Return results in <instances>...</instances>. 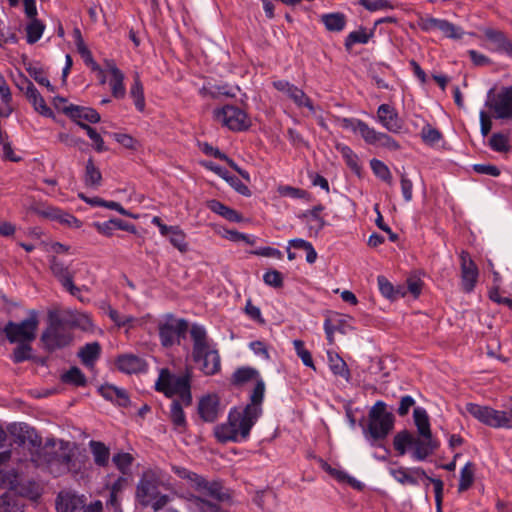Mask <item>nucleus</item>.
<instances>
[{
  "label": "nucleus",
  "mask_w": 512,
  "mask_h": 512,
  "mask_svg": "<svg viewBox=\"0 0 512 512\" xmlns=\"http://www.w3.org/2000/svg\"><path fill=\"white\" fill-rule=\"evenodd\" d=\"M420 136L423 143L428 146H434L443 138L441 131L432 127L429 123L423 126Z\"/></svg>",
  "instance_id": "nucleus-43"
},
{
  "label": "nucleus",
  "mask_w": 512,
  "mask_h": 512,
  "mask_svg": "<svg viewBox=\"0 0 512 512\" xmlns=\"http://www.w3.org/2000/svg\"><path fill=\"white\" fill-rule=\"evenodd\" d=\"M293 344H294V348H295L296 354L302 360V363L305 366L310 367L313 370H316V368L314 366L312 355L305 348L304 342L302 340L297 339V340H294Z\"/></svg>",
  "instance_id": "nucleus-50"
},
{
  "label": "nucleus",
  "mask_w": 512,
  "mask_h": 512,
  "mask_svg": "<svg viewBox=\"0 0 512 512\" xmlns=\"http://www.w3.org/2000/svg\"><path fill=\"white\" fill-rule=\"evenodd\" d=\"M483 33L486 40L495 45V51L505 53L509 57H512V41L503 31L485 28Z\"/></svg>",
  "instance_id": "nucleus-21"
},
{
  "label": "nucleus",
  "mask_w": 512,
  "mask_h": 512,
  "mask_svg": "<svg viewBox=\"0 0 512 512\" xmlns=\"http://www.w3.org/2000/svg\"><path fill=\"white\" fill-rule=\"evenodd\" d=\"M337 151H339L350 170L357 176H361V166L359 164V157L354 151L347 145L337 144Z\"/></svg>",
  "instance_id": "nucleus-32"
},
{
  "label": "nucleus",
  "mask_w": 512,
  "mask_h": 512,
  "mask_svg": "<svg viewBox=\"0 0 512 512\" xmlns=\"http://www.w3.org/2000/svg\"><path fill=\"white\" fill-rule=\"evenodd\" d=\"M133 460L134 458L129 453H117L112 458L113 463L122 473L126 472Z\"/></svg>",
  "instance_id": "nucleus-61"
},
{
  "label": "nucleus",
  "mask_w": 512,
  "mask_h": 512,
  "mask_svg": "<svg viewBox=\"0 0 512 512\" xmlns=\"http://www.w3.org/2000/svg\"><path fill=\"white\" fill-rule=\"evenodd\" d=\"M263 281L266 285L273 288H282L284 285L283 274L276 269H269L263 275Z\"/></svg>",
  "instance_id": "nucleus-52"
},
{
  "label": "nucleus",
  "mask_w": 512,
  "mask_h": 512,
  "mask_svg": "<svg viewBox=\"0 0 512 512\" xmlns=\"http://www.w3.org/2000/svg\"><path fill=\"white\" fill-rule=\"evenodd\" d=\"M45 25L37 18L31 19L26 26L27 42L29 44L36 43L42 36Z\"/></svg>",
  "instance_id": "nucleus-44"
},
{
  "label": "nucleus",
  "mask_w": 512,
  "mask_h": 512,
  "mask_svg": "<svg viewBox=\"0 0 512 512\" xmlns=\"http://www.w3.org/2000/svg\"><path fill=\"white\" fill-rule=\"evenodd\" d=\"M370 167L376 177L386 182L387 184L392 183V175L388 166L381 160L373 158L370 161Z\"/></svg>",
  "instance_id": "nucleus-46"
},
{
  "label": "nucleus",
  "mask_w": 512,
  "mask_h": 512,
  "mask_svg": "<svg viewBox=\"0 0 512 512\" xmlns=\"http://www.w3.org/2000/svg\"><path fill=\"white\" fill-rule=\"evenodd\" d=\"M73 337L65 321L59 316L58 312L50 311L48 313V326L42 332L40 341L48 352L68 346Z\"/></svg>",
  "instance_id": "nucleus-6"
},
{
  "label": "nucleus",
  "mask_w": 512,
  "mask_h": 512,
  "mask_svg": "<svg viewBox=\"0 0 512 512\" xmlns=\"http://www.w3.org/2000/svg\"><path fill=\"white\" fill-rule=\"evenodd\" d=\"M244 420H246V415L242 411H239L237 407L231 408L227 421L214 427L216 440L221 444H225L248 439L255 422L252 421L248 428H244Z\"/></svg>",
  "instance_id": "nucleus-4"
},
{
  "label": "nucleus",
  "mask_w": 512,
  "mask_h": 512,
  "mask_svg": "<svg viewBox=\"0 0 512 512\" xmlns=\"http://www.w3.org/2000/svg\"><path fill=\"white\" fill-rule=\"evenodd\" d=\"M374 210H375V212L377 214V218L375 220L376 226L380 230H382V231H384V232H386L388 234L389 240L391 242H396L399 239V236H398L397 233L393 232L391 230V228L384 222L383 216H382V214H381V212L379 210V205L378 204H375Z\"/></svg>",
  "instance_id": "nucleus-60"
},
{
  "label": "nucleus",
  "mask_w": 512,
  "mask_h": 512,
  "mask_svg": "<svg viewBox=\"0 0 512 512\" xmlns=\"http://www.w3.org/2000/svg\"><path fill=\"white\" fill-rule=\"evenodd\" d=\"M106 67L112 75L110 80L112 95L115 98H123L125 95V87L123 85L124 74L116 67L113 61H107Z\"/></svg>",
  "instance_id": "nucleus-25"
},
{
  "label": "nucleus",
  "mask_w": 512,
  "mask_h": 512,
  "mask_svg": "<svg viewBox=\"0 0 512 512\" xmlns=\"http://www.w3.org/2000/svg\"><path fill=\"white\" fill-rule=\"evenodd\" d=\"M207 207L214 213L222 216L230 222L239 223L243 220V216L237 210L232 209L222 202L212 199L206 202Z\"/></svg>",
  "instance_id": "nucleus-24"
},
{
  "label": "nucleus",
  "mask_w": 512,
  "mask_h": 512,
  "mask_svg": "<svg viewBox=\"0 0 512 512\" xmlns=\"http://www.w3.org/2000/svg\"><path fill=\"white\" fill-rule=\"evenodd\" d=\"M412 469L413 468L407 469L404 467H399L398 469H392L391 474L393 475L396 481L403 485H418V480L413 476L414 474L411 471Z\"/></svg>",
  "instance_id": "nucleus-49"
},
{
  "label": "nucleus",
  "mask_w": 512,
  "mask_h": 512,
  "mask_svg": "<svg viewBox=\"0 0 512 512\" xmlns=\"http://www.w3.org/2000/svg\"><path fill=\"white\" fill-rule=\"evenodd\" d=\"M81 504V501L68 493H60L56 499L57 512H75Z\"/></svg>",
  "instance_id": "nucleus-37"
},
{
  "label": "nucleus",
  "mask_w": 512,
  "mask_h": 512,
  "mask_svg": "<svg viewBox=\"0 0 512 512\" xmlns=\"http://www.w3.org/2000/svg\"><path fill=\"white\" fill-rule=\"evenodd\" d=\"M321 22L329 32H341L347 23L346 16L341 12L323 14Z\"/></svg>",
  "instance_id": "nucleus-29"
},
{
  "label": "nucleus",
  "mask_w": 512,
  "mask_h": 512,
  "mask_svg": "<svg viewBox=\"0 0 512 512\" xmlns=\"http://www.w3.org/2000/svg\"><path fill=\"white\" fill-rule=\"evenodd\" d=\"M194 365L205 375L221 371V357L215 344H211L204 327L194 324Z\"/></svg>",
  "instance_id": "nucleus-3"
},
{
  "label": "nucleus",
  "mask_w": 512,
  "mask_h": 512,
  "mask_svg": "<svg viewBox=\"0 0 512 512\" xmlns=\"http://www.w3.org/2000/svg\"><path fill=\"white\" fill-rule=\"evenodd\" d=\"M161 483L155 472L149 470L143 473L136 490V497L142 506H151L158 511L168 503V495L160 492Z\"/></svg>",
  "instance_id": "nucleus-5"
},
{
  "label": "nucleus",
  "mask_w": 512,
  "mask_h": 512,
  "mask_svg": "<svg viewBox=\"0 0 512 512\" xmlns=\"http://www.w3.org/2000/svg\"><path fill=\"white\" fill-rule=\"evenodd\" d=\"M377 121L389 132L399 134L402 132L404 121L397 110L389 104H381L377 109Z\"/></svg>",
  "instance_id": "nucleus-18"
},
{
  "label": "nucleus",
  "mask_w": 512,
  "mask_h": 512,
  "mask_svg": "<svg viewBox=\"0 0 512 512\" xmlns=\"http://www.w3.org/2000/svg\"><path fill=\"white\" fill-rule=\"evenodd\" d=\"M61 380L66 384H72L77 387L85 386L87 383L85 375L76 366L71 367L67 372L62 374Z\"/></svg>",
  "instance_id": "nucleus-40"
},
{
  "label": "nucleus",
  "mask_w": 512,
  "mask_h": 512,
  "mask_svg": "<svg viewBox=\"0 0 512 512\" xmlns=\"http://www.w3.org/2000/svg\"><path fill=\"white\" fill-rule=\"evenodd\" d=\"M279 193L283 196H289L295 199H306L307 201H310L312 197L308 191L289 185L280 186Z\"/></svg>",
  "instance_id": "nucleus-53"
},
{
  "label": "nucleus",
  "mask_w": 512,
  "mask_h": 512,
  "mask_svg": "<svg viewBox=\"0 0 512 512\" xmlns=\"http://www.w3.org/2000/svg\"><path fill=\"white\" fill-rule=\"evenodd\" d=\"M199 93L203 97H210L212 99H217L220 96H227V97H235V93L231 92L229 89V86L227 84L225 85H204L200 90Z\"/></svg>",
  "instance_id": "nucleus-38"
},
{
  "label": "nucleus",
  "mask_w": 512,
  "mask_h": 512,
  "mask_svg": "<svg viewBox=\"0 0 512 512\" xmlns=\"http://www.w3.org/2000/svg\"><path fill=\"white\" fill-rule=\"evenodd\" d=\"M89 446L93 454L95 464L101 467L107 466L110 457L109 448L104 443L94 440L90 441Z\"/></svg>",
  "instance_id": "nucleus-34"
},
{
  "label": "nucleus",
  "mask_w": 512,
  "mask_h": 512,
  "mask_svg": "<svg viewBox=\"0 0 512 512\" xmlns=\"http://www.w3.org/2000/svg\"><path fill=\"white\" fill-rule=\"evenodd\" d=\"M29 75L40 85L47 87L50 91H54V87L50 81L44 76L43 70L37 67L27 68Z\"/></svg>",
  "instance_id": "nucleus-62"
},
{
  "label": "nucleus",
  "mask_w": 512,
  "mask_h": 512,
  "mask_svg": "<svg viewBox=\"0 0 512 512\" xmlns=\"http://www.w3.org/2000/svg\"><path fill=\"white\" fill-rule=\"evenodd\" d=\"M459 257L461 268V288L465 293H471L476 286L479 270L467 251L462 250Z\"/></svg>",
  "instance_id": "nucleus-15"
},
{
  "label": "nucleus",
  "mask_w": 512,
  "mask_h": 512,
  "mask_svg": "<svg viewBox=\"0 0 512 512\" xmlns=\"http://www.w3.org/2000/svg\"><path fill=\"white\" fill-rule=\"evenodd\" d=\"M359 132L364 139V141L370 145L377 144L379 141V137L381 132H377L374 128H370L367 123L363 121L360 123Z\"/></svg>",
  "instance_id": "nucleus-57"
},
{
  "label": "nucleus",
  "mask_w": 512,
  "mask_h": 512,
  "mask_svg": "<svg viewBox=\"0 0 512 512\" xmlns=\"http://www.w3.org/2000/svg\"><path fill=\"white\" fill-rule=\"evenodd\" d=\"M118 369L127 374L140 373L146 370V362L133 354L121 355L116 360Z\"/></svg>",
  "instance_id": "nucleus-22"
},
{
  "label": "nucleus",
  "mask_w": 512,
  "mask_h": 512,
  "mask_svg": "<svg viewBox=\"0 0 512 512\" xmlns=\"http://www.w3.org/2000/svg\"><path fill=\"white\" fill-rule=\"evenodd\" d=\"M485 106L493 109L498 119L512 118V86L502 87L497 94L494 87L489 89Z\"/></svg>",
  "instance_id": "nucleus-12"
},
{
  "label": "nucleus",
  "mask_w": 512,
  "mask_h": 512,
  "mask_svg": "<svg viewBox=\"0 0 512 512\" xmlns=\"http://www.w3.org/2000/svg\"><path fill=\"white\" fill-rule=\"evenodd\" d=\"M189 323L185 319L176 318L171 314L166 315L158 322L160 341L163 347L180 345L186 339Z\"/></svg>",
  "instance_id": "nucleus-10"
},
{
  "label": "nucleus",
  "mask_w": 512,
  "mask_h": 512,
  "mask_svg": "<svg viewBox=\"0 0 512 512\" xmlns=\"http://www.w3.org/2000/svg\"><path fill=\"white\" fill-rule=\"evenodd\" d=\"M198 163L224 179L240 195L245 197L251 196L252 193L248 186L245 185L237 176L231 175L227 169L209 160H199Z\"/></svg>",
  "instance_id": "nucleus-17"
},
{
  "label": "nucleus",
  "mask_w": 512,
  "mask_h": 512,
  "mask_svg": "<svg viewBox=\"0 0 512 512\" xmlns=\"http://www.w3.org/2000/svg\"><path fill=\"white\" fill-rule=\"evenodd\" d=\"M440 446V442L434 437L431 438H416L414 444V451L412 453V457L415 460L423 461L429 455L433 454Z\"/></svg>",
  "instance_id": "nucleus-23"
},
{
  "label": "nucleus",
  "mask_w": 512,
  "mask_h": 512,
  "mask_svg": "<svg viewBox=\"0 0 512 512\" xmlns=\"http://www.w3.org/2000/svg\"><path fill=\"white\" fill-rule=\"evenodd\" d=\"M63 113L72 121L79 119L88 123H98L101 120L100 114L91 107L70 104L63 108Z\"/></svg>",
  "instance_id": "nucleus-20"
},
{
  "label": "nucleus",
  "mask_w": 512,
  "mask_h": 512,
  "mask_svg": "<svg viewBox=\"0 0 512 512\" xmlns=\"http://www.w3.org/2000/svg\"><path fill=\"white\" fill-rule=\"evenodd\" d=\"M244 311L246 315L252 320L256 321L261 325L265 324V319L262 317L260 308L253 305L250 299L247 300Z\"/></svg>",
  "instance_id": "nucleus-64"
},
{
  "label": "nucleus",
  "mask_w": 512,
  "mask_h": 512,
  "mask_svg": "<svg viewBox=\"0 0 512 512\" xmlns=\"http://www.w3.org/2000/svg\"><path fill=\"white\" fill-rule=\"evenodd\" d=\"M155 390L163 393L168 398L179 396V400H173L172 402L170 419L177 432H184L187 428V422L183 407H188L191 404L189 373L174 375L169 369L163 368L160 370L155 383Z\"/></svg>",
  "instance_id": "nucleus-1"
},
{
  "label": "nucleus",
  "mask_w": 512,
  "mask_h": 512,
  "mask_svg": "<svg viewBox=\"0 0 512 512\" xmlns=\"http://www.w3.org/2000/svg\"><path fill=\"white\" fill-rule=\"evenodd\" d=\"M50 269L53 275L71 295L76 296L77 293L80 292V288L73 283L74 273L71 272L69 267L62 261L56 257H52L50 260Z\"/></svg>",
  "instance_id": "nucleus-19"
},
{
  "label": "nucleus",
  "mask_w": 512,
  "mask_h": 512,
  "mask_svg": "<svg viewBox=\"0 0 512 512\" xmlns=\"http://www.w3.org/2000/svg\"><path fill=\"white\" fill-rule=\"evenodd\" d=\"M84 183L87 187L97 189L102 183V174L98 167L95 166L92 158L87 160L84 173Z\"/></svg>",
  "instance_id": "nucleus-31"
},
{
  "label": "nucleus",
  "mask_w": 512,
  "mask_h": 512,
  "mask_svg": "<svg viewBox=\"0 0 512 512\" xmlns=\"http://www.w3.org/2000/svg\"><path fill=\"white\" fill-rule=\"evenodd\" d=\"M489 146L496 152H508L510 150L509 138L503 133H493L489 139Z\"/></svg>",
  "instance_id": "nucleus-48"
},
{
  "label": "nucleus",
  "mask_w": 512,
  "mask_h": 512,
  "mask_svg": "<svg viewBox=\"0 0 512 512\" xmlns=\"http://www.w3.org/2000/svg\"><path fill=\"white\" fill-rule=\"evenodd\" d=\"M438 30H440L447 38L451 39H461L464 34L460 27L445 19H441Z\"/></svg>",
  "instance_id": "nucleus-51"
},
{
  "label": "nucleus",
  "mask_w": 512,
  "mask_h": 512,
  "mask_svg": "<svg viewBox=\"0 0 512 512\" xmlns=\"http://www.w3.org/2000/svg\"><path fill=\"white\" fill-rule=\"evenodd\" d=\"M130 95L134 99V104H135L136 108L140 112H143L145 109V99H144L143 85L140 81L138 74H135V76H134V83L131 87Z\"/></svg>",
  "instance_id": "nucleus-42"
},
{
  "label": "nucleus",
  "mask_w": 512,
  "mask_h": 512,
  "mask_svg": "<svg viewBox=\"0 0 512 512\" xmlns=\"http://www.w3.org/2000/svg\"><path fill=\"white\" fill-rule=\"evenodd\" d=\"M265 394V383L259 378L256 380V384L252 390L250 395V403L247 404L242 412L246 415V420H244V428H248L252 421L257 422L258 418L262 414L261 404L264 400Z\"/></svg>",
  "instance_id": "nucleus-14"
},
{
  "label": "nucleus",
  "mask_w": 512,
  "mask_h": 512,
  "mask_svg": "<svg viewBox=\"0 0 512 512\" xmlns=\"http://www.w3.org/2000/svg\"><path fill=\"white\" fill-rule=\"evenodd\" d=\"M416 438L409 430L404 429L394 436V449L400 456H403L406 454L408 447H414Z\"/></svg>",
  "instance_id": "nucleus-30"
},
{
  "label": "nucleus",
  "mask_w": 512,
  "mask_h": 512,
  "mask_svg": "<svg viewBox=\"0 0 512 512\" xmlns=\"http://www.w3.org/2000/svg\"><path fill=\"white\" fill-rule=\"evenodd\" d=\"M18 346L13 350V361L21 363L26 360H33L31 342L17 343Z\"/></svg>",
  "instance_id": "nucleus-47"
},
{
  "label": "nucleus",
  "mask_w": 512,
  "mask_h": 512,
  "mask_svg": "<svg viewBox=\"0 0 512 512\" xmlns=\"http://www.w3.org/2000/svg\"><path fill=\"white\" fill-rule=\"evenodd\" d=\"M414 423L417 427V431L422 438L433 437L429 416L424 408L417 407L413 411Z\"/></svg>",
  "instance_id": "nucleus-26"
},
{
  "label": "nucleus",
  "mask_w": 512,
  "mask_h": 512,
  "mask_svg": "<svg viewBox=\"0 0 512 512\" xmlns=\"http://www.w3.org/2000/svg\"><path fill=\"white\" fill-rule=\"evenodd\" d=\"M377 283L381 294L385 298L395 301V286L383 275L377 277Z\"/></svg>",
  "instance_id": "nucleus-56"
},
{
  "label": "nucleus",
  "mask_w": 512,
  "mask_h": 512,
  "mask_svg": "<svg viewBox=\"0 0 512 512\" xmlns=\"http://www.w3.org/2000/svg\"><path fill=\"white\" fill-rule=\"evenodd\" d=\"M26 435H24V438H27L29 445H30V451H31V457L32 460L37 463L38 462V454L41 449H43L42 445V439L41 437L36 433L34 429H27Z\"/></svg>",
  "instance_id": "nucleus-45"
},
{
  "label": "nucleus",
  "mask_w": 512,
  "mask_h": 512,
  "mask_svg": "<svg viewBox=\"0 0 512 512\" xmlns=\"http://www.w3.org/2000/svg\"><path fill=\"white\" fill-rule=\"evenodd\" d=\"M375 28L371 29L370 32H366V28L360 27L357 31L350 32L344 41V47L347 52H351L353 45L355 44H367L369 40L374 36Z\"/></svg>",
  "instance_id": "nucleus-28"
},
{
  "label": "nucleus",
  "mask_w": 512,
  "mask_h": 512,
  "mask_svg": "<svg viewBox=\"0 0 512 512\" xmlns=\"http://www.w3.org/2000/svg\"><path fill=\"white\" fill-rule=\"evenodd\" d=\"M28 318L21 322L9 321L3 332L10 343L33 342L39 326L38 313L35 310L28 312Z\"/></svg>",
  "instance_id": "nucleus-9"
},
{
  "label": "nucleus",
  "mask_w": 512,
  "mask_h": 512,
  "mask_svg": "<svg viewBox=\"0 0 512 512\" xmlns=\"http://www.w3.org/2000/svg\"><path fill=\"white\" fill-rule=\"evenodd\" d=\"M358 3L370 12L394 8L389 0H358Z\"/></svg>",
  "instance_id": "nucleus-55"
},
{
  "label": "nucleus",
  "mask_w": 512,
  "mask_h": 512,
  "mask_svg": "<svg viewBox=\"0 0 512 512\" xmlns=\"http://www.w3.org/2000/svg\"><path fill=\"white\" fill-rule=\"evenodd\" d=\"M14 82L17 88L25 94L26 98H28L36 92V87L34 86V84L22 73H19L18 77L15 78Z\"/></svg>",
  "instance_id": "nucleus-58"
},
{
  "label": "nucleus",
  "mask_w": 512,
  "mask_h": 512,
  "mask_svg": "<svg viewBox=\"0 0 512 512\" xmlns=\"http://www.w3.org/2000/svg\"><path fill=\"white\" fill-rule=\"evenodd\" d=\"M258 377L259 372L257 369L250 366H242L232 374L230 383L235 387H241L253 379L257 380Z\"/></svg>",
  "instance_id": "nucleus-27"
},
{
  "label": "nucleus",
  "mask_w": 512,
  "mask_h": 512,
  "mask_svg": "<svg viewBox=\"0 0 512 512\" xmlns=\"http://www.w3.org/2000/svg\"><path fill=\"white\" fill-rule=\"evenodd\" d=\"M475 464L468 461L460 471V480L458 484V492L462 493L467 491L474 483L475 479Z\"/></svg>",
  "instance_id": "nucleus-36"
},
{
  "label": "nucleus",
  "mask_w": 512,
  "mask_h": 512,
  "mask_svg": "<svg viewBox=\"0 0 512 512\" xmlns=\"http://www.w3.org/2000/svg\"><path fill=\"white\" fill-rule=\"evenodd\" d=\"M28 101L33 105L34 109L44 116H51L52 110L46 105L45 100L40 95L39 91L36 89V92L33 95L29 96Z\"/></svg>",
  "instance_id": "nucleus-54"
},
{
  "label": "nucleus",
  "mask_w": 512,
  "mask_h": 512,
  "mask_svg": "<svg viewBox=\"0 0 512 512\" xmlns=\"http://www.w3.org/2000/svg\"><path fill=\"white\" fill-rule=\"evenodd\" d=\"M327 355L329 360V367L333 374L336 376H341L348 381L351 374L346 362L337 353L333 354L328 352Z\"/></svg>",
  "instance_id": "nucleus-35"
},
{
  "label": "nucleus",
  "mask_w": 512,
  "mask_h": 512,
  "mask_svg": "<svg viewBox=\"0 0 512 512\" xmlns=\"http://www.w3.org/2000/svg\"><path fill=\"white\" fill-rule=\"evenodd\" d=\"M221 412V400L218 394L208 393L199 399L197 413L203 422H216Z\"/></svg>",
  "instance_id": "nucleus-16"
},
{
  "label": "nucleus",
  "mask_w": 512,
  "mask_h": 512,
  "mask_svg": "<svg viewBox=\"0 0 512 512\" xmlns=\"http://www.w3.org/2000/svg\"><path fill=\"white\" fill-rule=\"evenodd\" d=\"M466 411L480 423L492 428H512V409L510 411L496 410L490 406L467 403Z\"/></svg>",
  "instance_id": "nucleus-8"
},
{
  "label": "nucleus",
  "mask_w": 512,
  "mask_h": 512,
  "mask_svg": "<svg viewBox=\"0 0 512 512\" xmlns=\"http://www.w3.org/2000/svg\"><path fill=\"white\" fill-rule=\"evenodd\" d=\"M411 471L416 476L424 477L428 480L429 483L433 484L435 493V503L443 502L444 483L441 479L428 476L426 471L421 467H415Z\"/></svg>",
  "instance_id": "nucleus-39"
},
{
  "label": "nucleus",
  "mask_w": 512,
  "mask_h": 512,
  "mask_svg": "<svg viewBox=\"0 0 512 512\" xmlns=\"http://www.w3.org/2000/svg\"><path fill=\"white\" fill-rule=\"evenodd\" d=\"M101 346L98 342L87 343L78 352L81 362L85 366H91L99 358Z\"/></svg>",
  "instance_id": "nucleus-33"
},
{
  "label": "nucleus",
  "mask_w": 512,
  "mask_h": 512,
  "mask_svg": "<svg viewBox=\"0 0 512 512\" xmlns=\"http://www.w3.org/2000/svg\"><path fill=\"white\" fill-rule=\"evenodd\" d=\"M77 47V51L78 53L81 55V57L83 58L85 64L89 67H91V69L93 71H98V72H101L102 73V69L100 68V66L95 62V60L93 59V56H92V53L91 51L88 49V47L86 46L85 43L81 44V45H78L76 46Z\"/></svg>",
  "instance_id": "nucleus-59"
},
{
  "label": "nucleus",
  "mask_w": 512,
  "mask_h": 512,
  "mask_svg": "<svg viewBox=\"0 0 512 512\" xmlns=\"http://www.w3.org/2000/svg\"><path fill=\"white\" fill-rule=\"evenodd\" d=\"M194 489L219 502L233 503L230 490L224 488L221 481H208L204 477L194 473Z\"/></svg>",
  "instance_id": "nucleus-13"
},
{
  "label": "nucleus",
  "mask_w": 512,
  "mask_h": 512,
  "mask_svg": "<svg viewBox=\"0 0 512 512\" xmlns=\"http://www.w3.org/2000/svg\"><path fill=\"white\" fill-rule=\"evenodd\" d=\"M474 172L478 174L489 175L492 177H498L501 174V170L494 164H474L472 166Z\"/></svg>",
  "instance_id": "nucleus-63"
},
{
  "label": "nucleus",
  "mask_w": 512,
  "mask_h": 512,
  "mask_svg": "<svg viewBox=\"0 0 512 512\" xmlns=\"http://www.w3.org/2000/svg\"><path fill=\"white\" fill-rule=\"evenodd\" d=\"M73 452L69 449V443L60 441L59 447L56 448L54 439H47L43 445V449L38 454L37 465L46 464L49 466H59L70 471L72 464Z\"/></svg>",
  "instance_id": "nucleus-7"
},
{
  "label": "nucleus",
  "mask_w": 512,
  "mask_h": 512,
  "mask_svg": "<svg viewBox=\"0 0 512 512\" xmlns=\"http://www.w3.org/2000/svg\"><path fill=\"white\" fill-rule=\"evenodd\" d=\"M214 117L234 132L247 131L252 125L248 114L235 105L227 104L221 108H216Z\"/></svg>",
  "instance_id": "nucleus-11"
},
{
  "label": "nucleus",
  "mask_w": 512,
  "mask_h": 512,
  "mask_svg": "<svg viewBox=\"0 0 512 512\" xmlns=\"http://www.w3.org/2000/svg\"><path fill=\"white\" fill-rule=\"evenodd\" d=\"M288 96L293 100V102L297 106H304L308 108L311 112L315 111L312 100L306 95V93L302 89L298 88L297 86L294 85L292 88H290Z\"/></svg>",
  "instance_id": "nucleus-41"
},
{
  "label": "nucleus",
  "mask_w": 512,
  "mask_h": 512,
  "mask_svg": "<svg viewBox=\"0 0 512 512\" xmlns=\"http://www.w3.org/2000/svg\"><path fill=\"white\" fill-rule=\"evenodd\" d=\"M395 417L387 411L385 402L377 401L368 413V423L362 417L358 425L362 428L364 438L371 446L383 447L382 442L386 440L394 428Z\"/></svg>",
  "instance_id": "nucleus-2"
}]
</instances>
